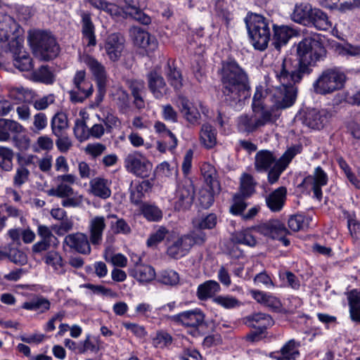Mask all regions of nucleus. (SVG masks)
Returning a JSON list of instances; mask_svg holds the SVG:
<instances>
[{
    "instance_id": "f257e3e1",
    "label": "nucleus",
    "mask_w": 360,
    "mask_h": 360,
    "mask_svg": "<svg viewBox=\"0 0 360 360\" xmlns=\"http://www.w3.org/2000/svg\"><path fill=\"white\" fill-rule=\"evenodd\" d=\"M275 77L268 82L271 91L269 100L274 110L291 107L295 102L297 89L295 86L302 78L295 75L291 59H284L274 70Z\"/></svg>"
},
{
    "instance_id": "f03ea898",
    "label": "nucleus",
    "mask_w": 360,
    "mask_h": 360,
    "mask_svg": "<svg viewBox=\"0 0 360 360\" xmlns=\"http://www.w3.org/2000/svg\"><path fill=\"white\" fill-rule=\"evenodd\" d=\"M219 74L225 102L233 108H241L245 101L250 96L248 74L232 59L221 63Z\"/></svg>"
},
{
    "instance_id": "7ed1b4c3",
    "label": "nucleus",
    "mask_w": 360,
    "mask_h": 360,
    "mask_svg": "<svg viewBox=\"0 0 360 360\" xmlns=\"http://www.w3.org/2000/svg\"><path fill=\"white\" fill-rule=\"evenodd\" d=\"M297 53L298 63L293 66L295 75L303 78L309 75L317 61L321 60L326 54V50L318 36L307 37L303 39L297 45Z\"/></svg>"
},
{
    "instance_id": "20e7f679",
    "label": "nucleus",
    "mask_w": 360,
    "mask_h": 360,
    "mask_svg": "<svg viewBox=\"0 0 360 360\" xmlns=\"http://www.w3.org/2000/svg\"><path fill=\"white\" fill-rule=\"evenodd\" d=\"M245 22L253 47L259 51H264L271 36V21L256 13H248Z\"/></svg>"
},
{
    "instance_id": "39448f33",
    "label": "nucleus",
    "mask_w": 360,
    "mask_h": 360,
    "mask_svg": "<svg viewBox=\"0 0 360 360\" xmlns=\"http://www.w3.org/2000/svg\"><path fill=\"white\" fill-rule=\"evenodd\" d=\"M29 42L34 54L41 60L53 59L59 53V46L50 32L34 30L30 33Z\"/></svg>"
},
{
    "instance_id": "423d86ee",
    "label": "nucleus",
    "mask_w": 360,
    "mask_h": 360,
    "mask_svg": "<svg viewBox=\"0 0 360 360\" xmlns=\"http://www.w3.org/2000/svg\"><path fill=\"white\" fill-rule=\"evenodd\" d=\"M346 75L336 68L323 70L313 83L314 91L317 94L327 95L343 88Z\"/></svg>"
},
{
    "instance_id": "0eeeda50",
    "label": "nucleus",
    "mask_w": 360,
    "mask_h": 360,
    "mask_svg": "<svg viewBox=\"0 0 360 360\" xmlns=\"http://www.w3.org/2000/svg\"><path fill=\"white\" fill-rule=\"evenodd\" d=\"M124 167L129 173L143 179L149 177L153 170L151 161L137 150L131 151L124 157Z\"/></svg>"
},
{
    "instance_id": "6e6552de",
    "label": "nucleus",
    "mask_w": 360,
    "mask_h": 360,
    "mask_svg": "<svg viewBox=\"0 0 360 360\" xmlns=\"http://www.w3.org/2000/svg\"><path fill=\"white\" fill-rule=\"evenodd\" d=\"M331 113L326 109H307L300 112L297 118L309 128L320 130L329 122Z\"/></svg>"
},
{
    "instance_id": "1a4fd4ad",
    "label": "nucleus",
    "mask_w": 360,
    "mask_h": 360,
    "mask_svg": "<svg viewBox=\"0 0 360 360\" xmlns=\"http://www.w3.org/2000/svg\"><path fill=\"white\" fill-rule=\"evenodd\" d=\"M195 190L191 181L186 179L177 185L174 198L175 210L178 211L188 210L194 200Z\"/></svg>"
},
{
    "instance_id": "9d476101",
    "label": "nucleus",
    "mask_w": 360,
    "mask_h": 360,
    "mask_svg": "<svg viewBox=\"0 0 360 360\" xmlns=\"http://www.w3.org/2000/svg\"><path fill=\"white\" fill-rule=\"evenodd\" d=\"M328 174L319 166L315 168L312 174L308 175L303 179L301 185L311 190L314 197L320 201L323 196L321 188L328 184Z\"/></svg>"
},
{
    "instance_id": "9b49d317",
    "label": "nucleus",
    "mask_w": 360,
    "mask_h": 360,
    "mask_svg": "<svg viewBox=\"0 0 360 360\" xmlns=\"http://www.w3.org/2000/svg\"><path fill=\"white\" fill-rule=\"evenodd\" d=\"M129 34L135 46L148 52H153L158 49V43L155 37L141 27L138 26L131 27Z\"/></svg>"
},
{
    "instance_id": "f8f14e48",
    "label": "nucleus",
    "mask_w": 360,
    "mask_h": 360,
    "mask_svg": "<svg viewBox=\"0 0 360 360\" xmlns=\"http://www.w3.org/2000/svg\"><path fill=\"white\" fill-rule=\"evenodd\" d=\"M73 83L77 91L70 92L71 99L75 102H83L93 93V85L86 80V72L84 70H79L76 72Z\"/></svg>"
},
{
    "instance_id": "ddd939ff",
    "label": "nucleus",
    "mask_w": 360,
    "mask_h": 360,
    "mask_svg": "<svg viewBox=\"0 0 360 360\" xmlns=\"http://www.w3.org/2000/svg\"><path fill=\"white\" fill-rule=\"evenodd\" d=\"M82 61L89 68L95 77L99 94L103 95L105 92L107 83V72L105 67L96 58L89 55L84 56Z\"/></svg>"
},
{
    "instance_id": "4468645a",
    "label": "nucleus",
    "mask_w": 360,
    "mask_h": 360,
    "mask_svg": "<svg viewBox=\"0 0 360 360\" xmlns=\"http://www.w3.org/2000/svg\"><path fill=\"white\" fill-rule=\"evenodd\" d=\"M106 228V218L104 216L94 215L89 218L88 231L89 240L92 245L97 246L101 244Z\"/></svg>"
},
{
    "instance_id": "2eb2a0df",
    "label": "nucleus",
    "mask_w": 360,
    "mask_h": 360,
    "mask_svg": "<svg viewBox=\"0 0 360 360\" xmlns=\"http://www.w3.org/2000/svg\"><path fill=\"white\" fill-rule=\"evenodd\" d=\"M64 243L70 248L80 254L89 255L91 252L89 236L84 233L77 232L68 234L65 237Z\"/></svg>"
},
{
    "instance_id": "dca6fc26",
    "label": "nucleus",
    "mask_w": 360,
    "mask_h": 360,
    "mask_svg": "<svg viewBox=\"0 0 360 360\" xmlns=\"http://www.w3.org/2000/svg\"><path fill=\"white\" fill-rule=\"evenodd\" d=\"M254 229L257 233L272 239H276L289 233L284 224L278 219L269 220L255 226Z\"/></svg>"
},
{
    "instance_id": "f3484780",
    "label": "nucleus",
    "mask_w": 360,
    "mask_h": 360,
    "mask_svg": "<svg viewBox=\"0 0 360 360\" xmlns=\"http://www.w3.org/2000/svg\"><path fill=\"white\" fill-rule=\"evenodd\" d=\"M169 319L186 327L197 328L204 322L205 315L200 310L195 309L179 313Z\"/></svg>"
},
{
    "instance_id": "a211bd4d",
    "label": "nucleus",
    "mask_w": 360,
    "mask_h": 360,
    "mask_svg": "<svg viewBox=\"0 0 360 360\" xmlns=\"http://www.w3.org/2000/svg\"><path fill=\"white\" fill-rule=\"evenodd\" d=\"M295 148H290L278 160L268 172V181L271 184L277 182L281 174L285 169L295 155Z\"/></svg>"
},
{
    "instance_id": "6ab92c4d",
    "label": "nucleus",
    "mask_w": 360,
    "mask_h": 360,
    "mask_svg": "<svg viewBox=\"0 0 360 360\" xmlns=\"http://www.w3.org/2000/svg\"><path fill=\"white\" fill-rule=\"evenodd\" d=\"M124 47V39L118 34L113 33L110 34L105 42V53L112 61H117L121 56Z\"/></svg>"
},
{
    "instance_id": "aec40b11",
    "label": "nucleus",
    "mask_w": 360,
    "mask_h": 360,
    "mask_svg": "<svg viewBox=\"0 0 360 360\" xmlns=\"http://www.w3.org/2000/svg\"><path fill=\"white\" fill-rule=\"evenodd\" d=\"M148 89L156 99H161L168 94L169 88L163 77L156 71L147 75Z\"/></svg>"
},
{
    "instance_id": "412c9836",
    "label": "nucleus",
    "mask_w": 360,
    "mask_h": 360,
    "mask_svg": "<svg viewBox=\"0 0 360 360\" xmlns=\"http://www.w3.org/2000/svg\"><path fill=\"white\" fill-rule=\"evenodd\" d=\"M177 106L184 119L192 125L199 124L200 113L198 108L185 96H179L177 99Z\"/></svg>"
},
{
    "instance_id": "4be33fe9",
    "label": "nucleus",
    "mask_w": 360,
    "mask_h": 360,
    "mask_svg": "<svg viewBox=\"0 0 360 360\" xmlns=\"http://www.w3.org/2000/svg\"><path fill=\"white\" fill-rule=\"evenodd\" d=\"M191 250L190 241L184 235L177 237L171 243H168L167 254L174 259H179L186 255Z\"/></svg>"
},
{
    "instance_id": "5701e85b",
    "label": "nucleus",
    "mask_w": 360,
    "mask_h": 360,
    "mask_svg": "<svg viewBox=\"0 0 360 360\" xmlns=\"http://www.w3.org/2000/svg\"><path fill=\"white\" fill-rule=\"evenodd\" d=\"M277 161V157L272 151L259 150L255 157V169L258 172H266Z\"/></svg>"
},
{
    "instance_id": "b1692460",
    "label": "nucleus",
    "mask_w": 360,
    "mask_h": 360,
    "mask_svg": "<svg viewBox=\"0 0 360 360\" xmlns=\"http://www.w3.org/2000/svg\"><path fill=\"white\" fill-rule=\"evenodd\" d=\"M82 40L89 46H94L96 44L95 35V26L92 22L91 15L87 13L81 14Z\"/></svg>"
},
{
    "instance_id": "393cba45",
    "label": "nucleus",
    "mask_w": 360,
    "mask_h": 360,
    "mask_svg": "<svg viewBox=\"0 0 360 360\" xmlns=\"http://www.w3.org/2000/svg\"><path fill=\"white\" fill-rule=\"evenodd\" d=\"M286 195L287 189L285 187L281 186L276 188L266 197V206L271 212H280L284 206Z\"/></svg>"
},
{
    "instance_id": "a878e982",
    "label": "nucleus",
    "mask_w": 360,
    "mask_h": 360,
    "mask_svg": "<svg viewBox=\"0 0 360 360\" xmlns=\"http://www.w3.org/2000/svg\"><path fill=\"white\" fill-rule=\"evenodd\" d=\"M126 16L131 18L143 25H148L151 22L150 16L144 13L133 0H125V5L122 8Z\"/></svg>"
},
{
    "instance_id": "bb28decb",
    "label": "nucleus",
    "mask_w": 360,
    "mask_h": 360,
    "mask_svg": "<svg viewBox=\"0 0 360 360\" xmlns=\"http://www.w3.org/2000/svg\"><path fill=\"white\" fill-rule=\"evenodd\" d=\"M24 131V127L18 122L0 118V141L6 142L11 139L10 133L20 134Z\"/></svg>"
},
{
    "instance_id": "cd10ccee",
    "label": "nucleus",
    "mask_w": 360,
    "mask_h": 360,
    "mask_svg": "<svg viewBox=\"0 0 360 360\" xmlns=\"http://www.w3.org/2000/svg\"><path fill=\"white\" fill-rule=\"evenodd\" d=\"M91 193L101 199H107L111 195L110 182L104 178L96 177L90 183Z\"/></svg>"
},
{
    "instance_id": "c85d7f7f",
    "label": "nucleus",
    "mask_w": 360,
    "mask_h": 360,
    "mask_svg": "<svg viewBox=\"0 0 360 360\" xmlns=\"http://www.w3.org/2000/svg\"><path fill=\"white\" fill-rule=\"evenodd\" d=\"M44 263L52 268L53 272L57 275H64L66 272L65 262L56 251H49L44 257Z\"/></svg>"
},
{
    "instance_id": "c756f323",
    "label": "nucleus",
    "mask_w": 360,
    "mask_h": 360,
    "mask_svg": "<svg viewBox=\"0 0 360 360\" xmlns=\"http://www.w3.org/2000/svg\"><path fill=\"white\" fill-rule=\"evenodd\" d=\"M252 112L259 128L274 123L278 119L274 110L272 108H268L267 106L252 108Z\"/></svg>"
},
{
    "instance_id": "7c9ffc66",
    "label": "nucleus",
    "mask_w": 360,
    "mask_h": 360,
    "mask_svg": "<svg viewBox=\"0 0 360 360\" xmlns=\"http://www.w3.org/2000/svg\"><path fill=\"white\" fill-rule=\"evenodd\" d=\"M250 326L263 333L268 328L272 326L274 321L271 316L264 313H256L248 318Z\"/></svg>"
},
{
    "instance_id": "2f4dec72",
    "label": "nucleus",
    "mask_w": 360,
    "mask_h": 360,
    "mask_svg": "<svg viewBox=\"0 0 360 360\" xmlns=\"http://www.w3.org/2000/svg\"><path fill=\"white\" fill-rule=\"evenodd\" d=\"M129 274L140 283H148L155 278V271L153 267L143 264H136Z\"/></svg>"
},
{
    "instance_id": "473e14b6",
    "label": "nucleus",
    "mask_w": 360,
    "mask_h": 360,
    "mask_svg": "<svg viewBox=\"0 0 360 360\" xmlns=\"http://www.w3.org/2000/svg\"><path fill=\"white\" fill-rule=\"evenodd\" d=\"M111 98L117 107L119 111L125 113L130 106L129 95L122 86L112 89L110 94Z\"/></svg>"
},
{
    "instance_id": "72a5a7b5",
    "label": "nucleus",
    "mask_w": 360,
    "mask_h": 360,
    "mask_svg": "<svg viewBox=\"0 0 360 360\" xmlns=\"http://www.w3.org/2000/svg\"><path fill=\"white\" fill-rule=\"evenodd\" d=\"M97 116L98 120L104 124L107 133H111L114 129L121 127V121L114 111L109 108H102L101 114Z\"/></svg>"
},
{
    "instance_id": "f704fd0d",
    "label": "nucleus",
    "mask_w": 360,
    "mask_h": 360,
    "mask_svg": "<svg viewBox=\"0 0 360 360\" xmlns=\"http://www.w3.org/2000/svg\"><path fill=\"white\" fill-rule=\"evenodd\" d=\"M271 28L274 31L273 44L276 49L279 50L283 45L287 44L292 36V30L288 26H276L272 22Z\"/></svg>"
},
{
    "instance_id": "c9c22d12",
    "label": "nucleus",
    "mask_w": 360,
    "mask_h": 360,
    "mask_svg": "<svg viewBox=\"0 0 360 360\" xmlns=\"http://www.w3.org/2000/svg\"><path fill=\"white\" fill-rule=\"evenodd\" d=\"M308 23L320 30H328L332 27L327 14L319 8H313Z\"/></svg>"
},
{
    "instance_id": "e433bc0d",
    "label": "nucleus",
    "mask_w": 360,
    "mask_h": 360,
    "mask_svg": "<svg viewBox=\"0 0 360 360\" xmlns=\"http://www.w3.org/2000/svg\"><path fill=\"white\" fill-rule=\"evenodd\" d=\"M219 284L213 280L207 281L198 287L197 296L200 300H206L220 291Z\"/></svg>"
},
{
    "instance_id": "4c0bfd02",
    "label": "nucleus",
    "mask_w": 360,
    "mask_h": 360,
    "mask_svg": "<svg viewBox=\"0 0 360 360\" xmlns=\"http://www.w3.org/2000/svg\"><path fill=\"white\" fill-rule=\"evenodd\" d=\"M252 297L259 303L273 309H278L281 307L280 300L265 292L252 290L250 291Z\"/></svg>"
},
{
    "instance_id": "58836bf2",
    "label": "nucleus",
    "mask_w": 360,
    "mask_h": 360,
    "mask_svg": "<svg viewBox=\"0 0 360 360\" xmlns=\"http://www.w3.org/2000/svg\"><path fill=\"white\" fill-rule=\"evenodd\" d=\"M300 344L294 340H290L286 342L276 356L277 360H296L300 355Z\"/></svg>"
},
{
    "instance_id": "ea45409f",
    "label": "nucleus",
    "mask_w": 360,
    "mask_h": 360,
    "mask_svg": "<svg viewBox=\"0 0 360 360\" xmlns=\"http://www.w3.org/2000/svg\"><path fill=\"white\" fill-rule=\"evenodd\" d=\"M349 316L353 321L360 322V291L351 290L347 295Z\"/></svg>"
},
{
    "instance_id": "a19ab883",
    "label": "nucleus",
    "mask_w": 360,
    "mask_h": 360,
    "mask_svg": "<svg viewBox=\"0 0 360 360\" xmlns=\"http://www.w3.org/2000/svg\"><path fill=\"white\" fill-rule=\"evenodd\" d=\"M51 128L53 135L66 133L69 128L67 115L62 112L56 113L51 118Z\"/></svg>"
},
{
    "instance_id": "79ce46f5",
    "label": "nucleus",
    "mask_w": 360,
    "mask_h": 360,
    "mask_svg": "<svg viewBox=\"0 0 360 360\" xmlns=\"http://www.w3.org/2000/svg\"><path fill=\"white\" fill-rule=\"evenodd\" d=\"M153 187V184L150 180H143L136 184L131 190L130 200L134 205H139L141 202L146 193L148 192Z\"/></svg>"
},
{
    "instance_id": "37998d69",
    "label": "nucleus",
    "mask_w": 360,
    "mask_h": 360,
    "mask_svg": "<svg viewBox=\"0 0 360 360\" xmlns=\"http://www.w3.org/2000/svg\"><path fill=\"white\" fill-rule=\"evenodd\" d=\"M51 303L42 296L34 297L22 304V308L30 311H38L44 313L50 309Z\"/></svg>"
},
{
    "instance_id": "c03bdc74",
    "label": "nucleus",
    "mask_w": 360,
    "mask_h": 360,
    "mask_svg": "<svg viewBox=\"0 0 360 360\" xmlns=\"http://www.w3.org/2000/svg\"><path fill=\"white\" fill-rule=\"evenodd\" d=\"M201 143L207 148H213L217 143V131L209 124H202L200 134Z\"/></svg>"
},
{
    "instance_id": "a18cd8bd",
    "label": "nucleus",
    "mask_w": 360,
    "mask_h": 360,
    "mask_svg": "<svg viewBox=\"0 0 360 360\" xmlns=\"http://www.w3.org/2000/svg\"><path fill=\"white\" fill-rule=\"evenodd\" d=\"M313 8L307 4L296 5L292 13V19L299 23H308Z\"/></svg>"
},
{
    "instance_id": "49530a36",
    "label": "nucleus",
    "mask_w": 360,
    "mask_h": 360,
    "mask_svg": "<svg viewBox=\"0 0 360 360\" xmlns=\"http://www.w3.org/2000/svg\"><path fill=\"white\" fill-rule=\"evenodd\" d=\"M14 152L13 149L0 146V168L6 172L13 169Z\"/></svg>"
},
{
    "instance_id": "de8ad7c7",
    "label": "nucleus",
    "mask_w": 360,
    "mask_h": 360,
    "mask_svg": "<svg viewBox=\"0 0 360 360\" xmlns=\"http://www.w3.org/2000/svg\"><path fill=\"white\" fill-rule=\"evenodd\" d=\"M200 170L205 181L211 190H214L218 186L215 168L209 163H204L201 166Z\"/></svg>"
},
{
    "instance_id": "09e8293b",
    "label": "nucleus",
    "mask_w": 360,
    "mask_h": 360,
    "mask_svg": "<svg viewBox=\"0 0 360 360\" xmlns=\"http://www.w3.org/2000/svg\"><path fill=\"white\" fill-rule=\"evenodd\" d=\"M239 129L245 132L252 133L255 131L259 127L253 115H242L238 119Z\"/></svg>"
},
{
    "instance_id": "8fccbe9b",
    "label": "nucleus",
    "mask_w": 360,
    "mask_h": 360,
    "mask_svg": "<svg viewBox=\"0 0 360 360\" xmlns=\"http://www.w3.org/2000/svg\"><path fill=\"white\" fill-rule=\"evenodd\" d=\"M108 219L114 218L117 220L110 224L111 229L115 234L128 235L131 232L129 224L122 218H118L116 214H110L107 216Z\"/></svg>"
},
{
    "instance_id": "3c124183",
    "label": "nucleus",
    "mask_w": 360,
    "mask_h": 360,
    "mask_svg": "<svg viewBox=\"0 0 360 360\" xmlns=\"http://www.w3.org/2000/svg\"><path fill=\"white\" fill-rule=\"evenodd\" d=\"M255 186L256 182L255 181L252 176L245 173L240 177L239 193L243 194L246 197H250L253 193H255Z\"/></svg>"
},
{
    "instance_id": "603ef678",
    "label": "nucleus",
    "mask_w": 360,
    "mask_h": 360,
    "mask_svg": "<svg viewBox=\"0 0 360 360\" xmlns=\"http://www.w3.org/2000/svg\"><path fill=\"white\" fill-rule=\"evenodd\" d=\"M13 65L20 71H29L33 68L32 60L26 51L13 57Z\"/></svg>"
},
{
    "instance_id": "864d4df0",
    "label": "nucleus",
    "mask_w": 360,
    "mask_h": 360,
    "mask_svg": "<svg viewBox=\"0 0 360 360\" xmlns=\"http://www.w3.org/2000/svg\"><path fill=\"white\" fill-rule=\"evenodd\" d=\"M217 223V217L215 214L211 213L200 219L193 220V224L195 229H212Z\"/></svg>"
},
{
    "instance_id": "5fc2aeb1",
    "label": "nucleus",
    "mask_w": 360,
    "mask_h": 360,
    "mask_svg": "<svg viewBox=\"0 0 360 360\" xmlns=\"http://www.w3.org/2000/svg\"><path fill=\"white\" fill-rule=\"evenodd\" d=\"M141 212L144 217L150 221H157L162 219L161 210L154 205L143 204L141 206Z\"/></svg>"
},
{
    "instance_id": "6e6d98bb",
    "label": "nucleus",
    "mask_w": 360,
    "mask_h": 360,
    "mask_svg": "<svg viewBox=\"0 0 360 360\" xmlns=\"http://www.w3.org/2000/svg\"><path fill=\"white\" fill-rule=\"evenodd\" d=\"M288 226L293 231H298L307 228L309 224V219L304 215L297 214L291 216L288 219Z\"/></svg>"
},
{
    "instance_id": "4d7b16f0",
    "label": "nucleus",
    "mask_w": 360,
    "mask_h": 360,
    "mask_svg": "<svg viewBox=\"0 0 360 360\" xmlns=\"http://www.w3.org/2000/svg\"><path fill=\"white\" fill-rule=\"evenodd\" d=\"M169 236V231L165 226H159L152 233L146 241L148 247L156 246Z\"/></svg>"
},
{
    "instance_id": "13d9d810",
    "label": "nucleus",
    "mask_w": 360,
    "mask_h": 360,
    "mask_svg": "<svg viewBox=\"0 0 360 360\" xmlns=\"http://www.w3.org/2000/svg\"><path fill=\"white\" fill-rule=\"evenodd\" d=\"M232 240L236 243L243 244L250 247H254L257 244V240L248 230L236 232L233 235Z\"/></svg>"
},
{
    "instance_id": "bf43d9fd",
    "label": "nucleus",
    "mask_w": 360,
    "mask_h": 360,
    "mask_svg": "<svg viewBox=\"0 0 360 360\" xmlns=\"http://www.w3.org/2000/svg\"><path fill=\"white\" fill-rule=\"evenodd\" d=\"M32 77L34 81L46 84H52L54 81V75L46 65H43L39 70L34 71L32 73Z\"/></svg>"
},
{
    "instance_id": "052dcab7",
    "label": "nucleus",
    "mask_w": 360,
    "mask_h": 360,
    "mask_svg": "<svg viewBox=\"0 0 360 360\" xmlns=\"http://www.w3.org/2000/svg\"><path fill=\"white\" fill-rule=\"evenodd\" d=\"M343 217L347 219L351 236L353 238H358L360 236V223L356 219L355 214L344 210Z\"/></svg>"
},
{
    "instance_id": "680f3d73",
    "label": "nucleus",
    "mask_w": 360,
    "mask_h": 360,
    "mask_svg": "<svg viewBox=\"0 0 360 360\" xmlns=\"http://www.w3.org/2000/svg\"><path fill=\"white\" fill-rule=\"evenodd\" d=\"M247 198L239 193H236L233 197V204L230 207V212L234 215L241 214L247 207L248 205L245 202Z\"/></svg>"
},
{
    "instance_id": "e2e57ef3",
    "label": "nucleus",
    "mask_w": 360,
    "mask_h": 360,
    "mask_svg": "<svg viewBox=\"0 0 360 360\" xmlns=\"http://www.w3.org/2000/svg\"><path fill=\"white\" fill-rule=\"evenodd\" d=\"M167 78L170 85L176 91H179L183 86L182 77L181 72L175 68L168 65Z\"/></svg>"
},
{
    "instance_id": "0e129e2a",
    "label": "nucleus",
    "mask_w": 360,
    "mask_h": 360,
    "mask_svg": "<svg viewBox=\"0 0 360 360\" xmlns=\"http://www.w3.org/2000/svg\"><path fill=\"white\" fill-rule=\"evenodd\" d=\"M158 281L165 285H174L179 283V276L174 270H164L158 276Z\"/></svg>"
},
{
    "instance_id": "69168bd1",
    "label": "nucleus",
    "mask_w": 360,
    "mask_h": 360,
    "mask_svg": "<svg viewBox=\"0 0 360 360\" xmlns=\"http://www.w3.org/2000/svg\"><path fill=\"white\" fill-rule=\"evenodd\" d=\"M73 131L77 139L81 142L89 138V133L86 124L81 119L76 120Z\"/></svg>"
},
{
    "instance_id": "338daca9",
    "label": "nucleus",
    "mask_w": 360,
    "mask_h": 360,
    "mask_svg": "<svg viewBox=\"0 0 360 360\" xmlns=\"http://www.w3.org/2000/svg\"><path fill=\"white\" fill-rule=\"evenodd\" d=\"M30 174L29 169L25 165H20L17 167L13 179V185L18 188L21 187L22 185L28 181Z\"/></svg>"
},
{
    "instance_id": "774afa93",
    "label": "nucleus",
    "mask_w": 360,
    "mask_h": 360,
    "mask_svg": "<svg viewBox=\"0 0 360 360\" xmlns=\"http://www.w3.org/2000/svg\"><path fill=\"white\" fill-rule=\"evenodd\" d=\"M48 125V119L45 113L37 112L33 116L32 127L30 128L32 131L39 134L46 128Z\"/></svg>"
}]
</instances>
